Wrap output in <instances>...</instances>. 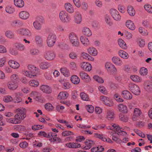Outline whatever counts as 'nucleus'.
<instances>
[{
    "instance_id": "1",
    "label": "nucleus",
    "mask_w": 152,
    "mask_h": 152,
    "mask_svg": "<svg viewBox=\"0 0 152 152\" xmlns=\"http://www.w3.org/2000/svg\"><path fill=\"white\" fill-rule=\"evenodd\" d=\"M16 112V114L14 118H10L8 120V122L15 124H19L26 117V111L23 107H20L17 109Z\"/></svg>"
},
{
    "instance_id": "2",
    "label": "nucleus",
    "mask_w": 152,
    "mask_h": 152,
    "mask_svg": "<svg viewBox=\"0 0 152 152\" xmlns=\"http://www.w3.org/2000/svg\"><path fill=\"white\" fill-rule=\"evenodd\" d=\"M69 39L72 46L78 47L80 45L77 35L75 33L71 32L69 35Z\"/></svg>"
},
{
    "instance_id": "3",
    "label": "nucleus",
    "mask_w": 152,
    "mask_h": 152,
    "mask_svg": "<svg viewBox=\"0 0 152 152\" xmlns=\"http://www.w3.org/2000/svg\"><path fill=\"white\" fill-rule=\"evenodd\" d=\"M59 18L60 20L63 23H69L71 20V16L65 11H61L59 13Z\"/></svg>"
},
{
    "instance_id": "4",
    "label": "nucleus",
    "mask_w": 152,
    "mask_h": 152,
    "mask_svg": "<svg viewBox=\"0 0 152 152\" xmlns=\"http://www.w3.org/2000/svg\"><path fill=\"white\" fill-rule=\"evenodd\" d=\"M56 37L54 34L50 33L48 35L46 39L47 46L49 47L53 46L56 41Z\"/></svg>"
},
{
    "instance_id": "5",
    "label": "nucleus",
    "mask_w": 152,
    "mask_h": 152,
    "mask_svg": "<svg viewBox=\"0 0 152 152\" xmlns=\"http://www.w3.org/2000/svg\"><path fill=\"white\" fill-rule=\"evenodd\" d=\"M104 68L109 73H116L117 72L115 66L110 62H106L104 64Z\"/></svg>"
},
{
    "instance_id": "6",
    "label": "nucleus",
    "mask_w": 152,
    "mask_h": 152,
    "mask_svg": "<svg viewBox=\"0 0 152 152\" xmlns=\"http://www.w3.org/2000/svg\"><path fill=\"white\" fill-rule=\"evenodd\" d=\"M129 89L134 94L136 95H139L140 93V90L138 86L133 83H131L129 85Z\"/></svg>"
},
{
    "instance_id": "7",
    "label": "nucleus",
    "mask_w": 152,
    "mask_h": 152,
    "mask_svg": "<svg viewBox=\"0 0 152 152\" xmlns=\"http://www.w3.org/2000/svg\"><path fill=\"white\" fill-rule=\"evenodd\" d=\"M17 33L28 37H31L32 33L31 31L28 29L20 28L16 31Z\"/></svg>"
},
{
    "instance_id": "8",
    "label": "nucleus",
    "mask_w": 152,
    "mask_h": 152,
    "mask_svg": "<svg viewBox=\"0 0 152 152\" xmlns=\"http://www.w3.org/2000/svg\"><path fill=\"white\" fill-rule=\"evenodd\" d=\"M110 14L113 18L116 21H119L121 20V16L119 12L117 10L114 9H112L110 10Z\"/></svg>"
},
{
    "instance_id": "9",
    "label": "nucleus",
    "mask_w": 152,
    "mask_h": 152,
    "mask_svg": "<svg viewBox=\"0 0 152 152\" xmlns=\"http://www.w3.org/2000/svg\"><path fill=\"white\" fill-rule=\"evenodd\" d=\"M43 23V20L40 18H37L34 22L33 25L34 28L36 30H40L42 28V24Z\"/></svg>"
},
{
    "instance_id": "10",
    "label": "nucleus",
    "mask_w": 152,
    "mask_h": 152,
    "mask_svg": "<svg viewBox=\"0 0 152 152\" xmlns=\"http://www.w3.org/2000/svg\"><path fill=\"white\" fill-rule=\"evenodd\" d=\"M142 113V111L140 109L137 108H135L132 117L133 120L134 121H136L137 118L141 115Z\"/></svg>"
},
{
    "instance_id": "11",
    "label": "nucleus",
    "mask_w": 152,
    "mask_h": 152,
    "mask_svg": "<svg viewBox=\"0 0 152 152\" xmlns=\"http://www.w3.org/2000/svg\"><path fill=\"white\" fill-rule=\"evenodd\" d=\"M34 40L37 45L39 46H41L43 45V37L42 35L37 34L34 37Z\"/></svg>"
},
{
    "instance_id": "12",
    "label": "nucleus",
    "mask_w": 152,
    "mask_h": 152,
    "mask_svg": "<svg viewBox=\"0 0 152 152\" xmlns=\"http://www.w3.org/2000/svg\"><path fill=\"white\" fill-rule=\"evenodd\" d=\"M44 56L46 60H52L54 58L55 55L53 51H47L45 53Z\"/></svg>"
},
{
    "instance_id": "13",
    "label": "nucleus",
    "mask_w": 152,
    "mask_h": 152,
    "mask_svg": "<svg viewBox=\"0 0 152 152\" xmlns=\"http://www.w3.org/2000/svg\"><path fill=\"white\" fill-rule=\"evenodd\" d=\"M81 67L84 70L90 71L92 69L91 64L88 62H83L81 64Z\"/></svg>"
},
{
    "instance_id": "14",
    "label": "nucleus",
    "mask_w": 152,
    "mask_h": 152,
    "mask_svg": "<svg viewBox=\"0 0 152 152\" xmlns=\"http://www.w3.org/2000/svg\"><path fill=\"white\" fill-rule=\"evenodd\" d=\"M88 53L93 56H95L98 54V51L96 49L93 47H90L87 49Z\"/></svg>"
},
{
    "instance_id": "15",
    "label": "nucleus",
    "mask_w": 152,
    "mask_h": 152,
    "mask_svg": "<svg viewBox=\"0 0 152 152\" xmlns=\"http://www.w3.org/2000/svg\"><path fill=\"white\" fill-rule=\"evenodd\" d=\"M112 126L115 130V131L117 132L118 134L124 136H126L127 135V133L125 131H121V128L117 124H114L112 125Z\"/></svg>"
},
{
    "instance_id": "16",
    "label": "nucleus",
    "mask_w": 152,
    "mask_h": 152,
    "mask_svg": "<svg viewBox=\"0 0 152 152\" xmlns=\"http://www.w3.org/2000/svg\"><path fill=\"white\" fill-rule=\"evenodd\" d=\"M112 62L115 65L121 66L123 64V62L120 58L117 56H114L112 58Z\"/></svg>"
},
{
    "instance_id": "17",
    "label": "nucleus",
    "mask_w": 152,
    "mask_h": 152,
    "mask_svg": "<svg viewBox=\"0 0 152 152\" xmlns=\"http://www.w3.org/2000/svg\"><path fill=\"white\" fill-rule=\"evenodd\" d=\"M9 65L13 69H17L20 67V64L17 62L13 60H10L8 62Z\"/></svg>"
},
{
    "instance_id": "18",
    "label": "nucleus",
    "mask_w": 152,
    "mask_h": 152,
    "mask_svg": "<svg viewBox=\"0 0 152 152\" xmlns=\"http://www.w3.org/2000/svg\"><path fill=\"white\" fill-rule=\"evenodd\" d=\"M100 100L105 105L109 106H111L110 104V99L105 96H101L100 97Z\"/></svg>"
},
{
    "instance_id": "19",
    "label": "nucleus",
    "mask_w": 152,
    "mask_h": 152,
    "mask_svg": "<svg viewBox=\"0 0 152 152\" xmlns=\"http://www.w3.org/2000/svg\"><path fill=\"white\" fill-rule=\"evenodd\" d=\"M29 16L30 14L29 13L25 11H21L19 14V18L23 20H26L28 19Z\"/></svg>"
},
{
    "instance_id": "20",
    "label": "nucleus",
    "mask_w": 152,
    "mask_h": 152,
    "mask_svg": "<svg viewBox=\"0 0 152 152\" xmlns=\"http://www.w3.org/2000/svg\"><path fill=\"white\" fill-rule=\"evenodd\" d=\"M82 32L83 34L87 37H90L92 35V32L91 30L87 27L83 28Z\"/></svg>"
},
{
    "instance_id": "21",
    "label": "nucleus",
    "mask_w": 152,
    "mask_h": 152,
    "mask_svg": "<svg viewBox=\"0 0 152 152\" xmlns=\"http://www.w3.org/2000/svg\"><path fill=\"white\" fill-rule=\"evenodd\" d=\"M80 76L82 79L85 80L86 81L89 82L91 81V79L90 77L86 73L83 72H80Z\"/></svg>"
},
{
    "instance_id": "22",
    "label": "nucleus",
    "mask_w": 152,
    "mask_h": 152,
    "mask_svg": "<svg viewBox=\"0 0 152 152\" xmlns=\"http://www.w3.org/2000/svg\"><path fill=\"white\" fill-rule=\"evenodd\" d=\"M80 39L82 43L85 46H88L90 45V42L88 38L81 36L80 38Z\"/></svg>"
},
{
    "instance_id": "23",
    "label": "nucleus",
    "mask_w": 152,
    "mask_h": 152,
    "mask_svg": "<svg viewBox=\"0 0 152 152\" xmlns=\"http://www.w3.org/2000/svg\"><path fill=\"white\" fill-rule=\"evenodd\" d=\"M40 89L43 92L47 94H50L51 92L52 91L50 87L45 85H42L41 86Z\"/></svg>"
},
{
    "instance_id": "24",
    "label": "nucleus",
    "mask_w": 152,
    "mask_h": 152,
    "mask_svg": "<svg viewBox=\"0 0 152 152\" xmlns=\"http://www.w3.org/2000/svg\"><path fill=\"white\" fill-rule=\"evenodd\" d=\"M104 20L106 24L109 26H111L113 24L111 17L109 15H107L104 16Z\"/></svg>"
},
{
    "instance_id": "25",
    "label": "nucleus",
    "mask_w": 152,
    "mask_h": 152,
    "mask_svg": "<svg viewBox=\"0 0 152 152\" xmlns=\"http://www.w3.org/2000/svg\"><path fill=\"white\" fill-rule=\"evenodd\" d=\"M74 18L75 22L77 24H80L81 23L82 20V16L80 13L76 14L74 16Z\"/></svg>"
},
{
    "instance_id": "26",
    "label": "nucleus",
    "mask_w": 152,
    "mask_h": 152,
    "mask_svg": "<svg viewBox=\"0 0 152 152\" xmlns=\"http://www.w3.org/2000/svg\"><path fill=\"white\" fill-rule=\"evenodd\" d=\"M66 10L69 13H72L74 12V9L73 6L70 3H66L65 4Z\"/></svg>"
},
{
    "instance_id": "27",
    "label": "nucleus",
    "mask_w": 152,
    "mask_h": 152,
    "mask_svg": "<svg viewBox=\"0 0 152 152\" xmlns=\"http://www.w3.org/2000/svg\"><path fill=\"white\" fill-rule=\"evenodd\" d=\"M66 145L67 147L70 148H78L81 147L80 144L74 142L68 143Z\"/></svg>"
},
{
    "instance_id": "28",
    "label": "nucleus",
    "mask_w": 152,
    "mask_h": 152,
    "mask_svg": "<svg viewBox=\"0 0 152 152\" xmlns=\"http://www.w3.org/2000/svg\"><path fill=\"white\" fill-rule=\"evenodd\" d=\"M8 87L10 90H13L16 89L18 87V84L17 83L9 82L8 83Z\"/></svg>"
},
{
    "instance_id": "29",
    "label": "nucleus",
    "mask_w": 152,
    "mask_h": 152,
    "mask_svg": "<svg viewBox=\"0 0 152 152\" xmlns=\"http://www.w3.org/2000/svg\"><path fill=\"white\" fill-rule=\"evenodd\" d=\"M118 44L119 46L122 49L126 50L127 48V46L125 41L121 39L118 40Z\"/></svg>"
},
{
    "instance_id": "30",
    "label": "nucleus",
    "mask_w": 152,
    "mask_h": 152,
    "mask_svg": "<svg viewBox=\"0 0 152 152\" xmlns=\"http://www.w3.org/2000/svg\"><path fill=\"white\" fill-rule=\"evenodd\" d=\"M119 110L123 113H127L128 112V109L126 106L122 104H120L118 106Z\"/></svg>"
},
{
    "instance_id": "31",
    "label": "nucleus",
    "mask_w": 152,
    "mask_h": 152,
    "mask_svg": "<svg viewBox=\"0 0 152 152\" xmlns=\"http://www.w3.org/2000/svg\"><path fill=\"white\" fill-rule=\"evenodd\" d=\"M126 26L129 29L132 31L134 30L135 28V26L134 23L130 20H128L126 22Z\"/></svg>"
},
{
    "instance_id": "32",
    "label": "nucleus",
    "mask_w": 152,
    "mask_h": 152,
    "mask_svg": "<svg viewBox=\"0 0 152 152\" xmlns=\"http://www.w3.org/2000/svg\"><path fill=\"white\" fill-rule=\"evenodd\" d=\"M118 53L119 56L124 59H127L129 58L128 53L123 50H119Z\"/></svg>"
},
{
    "instance_id": "33",
    "label": "nucleus",
    "mask_w": 152,
    "mask_h": 152,
    "mask_svg": "<svg viewBox=\"0 0 152 152\" xmlns=\"http://www.w3.org/2000/svg\"><path fill=\"white\" fill-rule=\"evenodd\" d=\"M144 88L148 91H152V82L149 81H146L145 83Z\"/></svg>"
},
{
    "instance_id": "34",
    "label": "nucleus",
    "mask_w": 152,
    "mask_h": 152,
    "mask_svg": "<svg viewBox=\"0 0 152 152\" xmlns=\"http://www.w3.org/2000/svg\"><path fill=\"white\" fill-rule=\"evenodd\" d=\"M123 97L127 99H130L132 98V95L128 91H124L122 93Z\"/></svg>"
},
{
    "instance_id": "35",
    "label": "nucleus",
    "mask_w": 152,
    "mask_h": 152,
    "mask_svg": "<svg viewBox=\"0 0 152 152\" xmlns=\"http://www.w3.org/2000/svg\"><path fill=\"white\" fill-rule=\"evenodd\" d=\"M5 35L8 39H12L15 38V35L14 33L11 30H8L5 33Z\"/></svg>"
},
{
    "instance_id": "36",
    "label": "nucleus",
    "mask_w": 152,
    "mask_h": 152,
    "mask_svg": "<svg viewBox=\"0 0 152 152\" xmlns=\"http://www.w3.org/2000/svg\"><path fill=\"white\" fill-rule=\"evenodd\" d=\"M15 5L18 7L22 8L24 5V3L23 0H14Z\"/></svg>"
},
{
    "instance_id": "37",
    "label": "nucleus",
    "mask_w": 152,
    "mask_h": 152,
    "mask_svg": "<svg viewBox=\"0 0 152 152\" xmlns=\"http://www.w3.org/2000/svg\"><path fill=\"white\" fill-rule=\"evenodd\" d=\"M14 95L15 96L14 98V100H15V102L19 103L22 101L21 98L20 97V96H22V94L20 92H17L14 94Z\"/></svg>"
},
{
    "instance_id": "38",
    "label": "nucleus",
    "mask_w": 152,
    "mask_h": 152,
    "mask_svg": "<svg viewBox=\"0 0 152 152\" xmlns=\"http://www.w3.org/2000/svg\"><path fill=\"white\" fill-rule=\"evenodd\" d=\"M85 146L83 148L85 150H88L90 149L91 146L94 144V142L91 140H88L85 142Z\"/></svg>"
},
{
    "instance_id": "39",
    "label": "nucleus",
    "mask_w": 152,
    "mask_h": 152,
    "mask_svg": "<svg viewBox=\"0 0 152 152\" xmlns=\"http://www.w3.org/2000/svg\"><path fill=\"white\" fill-rule=\"evenodd\" d=\"M68 95V94L66 92H61L58 96V98L60 99H65L67 98Z\"/></svg>"
},
{
    "instance_id": "40",
    "label": "nucleus",
    "mask_w": 152,
    "mask_h": 152,
    "mask_svg": "<svg viewBox=\"0 0 152 152\" xmlns=\"http://www.w3.org/2000/svg\"><path fill=\"white\" fill-rule=\"evenodd\" d=\"M130 78L134 82L139 83L141 82L142 81L141 78L137 75H132L130 76Z\"/></svg>"
},
{
    "instance_id": "41",
    "label": "nucleus",
    "mask_w": 152,
    "mask_h": 152,
    "mask_svg": "<svg viewBox=\"0 0 152 152\" xmlns=\"http://www.w3.org/2000/svg\"><path fill=\"white\" fill-rule=\"evenodd\" d=\"M96 136L98 138L100 139L103 141L106 142L110 143L112 142V141L109 138H106L102 134H97Z\"/></svg>"
},
{
    "instance_id": "42",
    "label": "nucleus",
    "mask_w": 152,
    "mask_h": 152,
    "mask_svg": "<svg viewBox=\"0 0 152 152\" xmlns=\"http://www.w3.org/2000/svg\"><path fill=\"white\" fill-rule=\"evenodd\" d=\"M71 80L72 83L75 84H79L80 81V78L76 75L72 76L71 77Z\"/></svg>"
},
{
    "instance_id": "43",
    "label": "nucleus",
    "mask_w": 152,
    "mask_h": 152,
    "mask_svg": "<svg viewBox=\"0 0 152 152\" xmlns=\"http://www.w3.org/2000/svg\"><path fill=\"white\" fill-rule=\"evenodd\" d=\"M28 69L33 73V72H35L34 76H36L38 73L37 69L36 67L32 65H29L28 66Z\"/></svg>"
},
{
    "instance_id": "44",
    "label": "nucleus",
    "mask_w": 152,
    "mask_h": 152,
    "mask_svg": "<svg viewBox=\"0 0 152 152\" xmlns=\"http://www.w3.org/2000/svg\"><path fill=\"white\" fill-rule=\"evenodd\" d=\"M61 72L64 76L68 77L70 76V72L69 70L66 68L63 67L60 69Z\"/></svg>"
},
{
    "instance_id": "45",
    "label": "nucleus",
    "mask_w": 152,
    "mask_h": 152,
    "mask_svg": "<svg viewBox=\"0 0 152 152\" xmlns=\"http://www.w3.org/2000/svg\"><path fill=\"white\" fill-rule=\"evenodd\" d=\"M15 46L16 49L20 51H23L26 49L24 45L21 43L15 44Z\"/></svg>"
},
{
    "instance_id": "46",
    "label": "nucleus",
    "mask_w": 152,
    "mask_h": 152,
    "mask_svg": "<svg viewBox=\"0 0 152 152\" xmlns=\"http://www.w3.org/2000/svg\"><path fill=\"white\" fill-rule=\"evenodd\" d=\"M10 81L12 82L17 83L19 80L18 75L16 74H13L10 77Z\"/></svg>"
},
{
    "instance_id": "47",
    "label": "nucleus",
    "mask_w": 152,
    "mask_h": 152,
    "mask_svg": "<svg viewBox=\"0 0 152 152\" xmlns=\"http://www.w3.org/2000/svg\"><path fill=\"white\" fill-rule=\"evenodd\" d=\"M80 96L81 99L83 101H88L90 100L89 96L86 93L84 92L80 93Z\"/></svg>"
},
{
    "instance_id": "48",
    "label": "nucleus",
    "mask_w": 152,
    "mask_h": 152,
    "mask_svg": "<svg viewBox=\"0 0 152 152\" xmlns=\"http://www.w3.org/2000/svg\"><path fill=\"white\" fill-rule=\"evenodd\" d=\"M127 11L128 13L131 16H134L135 14V11L132 6H128Z\"/></svg>"
},
{
    "instance_id": "49",
    "label": "nucleus",
    "mask_w": 152,
    "mask_h": 152,
    "mask_svg": "<svg viewBox=\"0 0 152 152\" xmlns=\"http://www.w3.org/2000/svg\"><path fill=\"white\" fill-rule=\"evenodd\" d=\"M114 112L113 110H108L107 111V118L108 119H110L114 118Z\"/></svg>"
},
{
    "instance_id": "50",
    "label": "nucleus",
    "mask_w": 152,
    "mask_h": 152,
    "mask_svg": "<svg viewBox=\"0 0 152 152\" xmlns=\"http://www.w3.org/2000/svg\"><path fill=\"white\" fill-rule=\"evenodd\" d=\"M93 78L95 81L99 83H104V80L103 79L98 75H94L93 76Z\"/></svg>"
},
{
    "instance_id": "51",
    "label": "nucleus",
    "mask_w": 152,
    "mask_h": 152,
    "mask_svg": "<svg viewBox=\"0 0 152 152\" xmlns=\"http://www.w3.org/2000/svg\"><path fill=\"white\" fill-rule=\"evenodd\" d=\"M29 84L31 86L37 87L39 85V82L37 80H33L29 82Z\"/></svg>"
},
{
    "instance_id": "52",
    "label": "nucleus",
    "mask_w": 152,
    "mask_h": 152,
    "mask_svg": "<svg viewBox=\"0 0 152 152\" xmlns=\"http://www.w3.org/2000/svg\"><path fill=\"white\" fill-rule=\"evenodd\" d=\"M119 118L121 121L124 122H127L129 119V117L127 115H124L121 113L119 114Z\"/></svg>"
},
{
    "instance_id": "53",
    "label": "nucleus",
    "mask_w": 152,
    "mask_h": 152,
    "mask_svg": "<svg viewBox=\"0 0 152 152\" xmlns=\"http://www.w3.org/2000/svg\"><path fill=\"white\" fill-rule=\"evenodd\" d=\"M33 73H32L29 70H28V71H26L24 70L23 71V74L24 75H25L26 76L31 78L32 77H34V74L35 73V72H33Z\"/></svg>"
},
{
    "instance_id": "54",
    "label": "nucleus",
    "mask_w": 152,
    "mask_h": 152,
    "mask_svg": "<svg viewBox=\"0 0 152 152\" xmlns=\"http://www.w3.org/2000/svg\"><path fill=\"white\" fill-rule=\"evenodd\" d=\"M144 8L145 10L150 13H152V7L150 4H147L145 5Z\"/></svg>"
},
{
    "instance_id": "55",
    "label": "nucleus",
    "mask_w": 152,
    "mask_h": 152,
    "mask_svg": "<svg viewBox=\"0 0 152 152\" xmlns=\"http://www.w3.org/2000/svg\"><path fill=\"white\" fill-rule=\"evenodd\" d=\"M140 73L142 76L146 75L148 74V70L146 68L144 67H142L140 69Z\"/></svg>"
},
{
    "instance_id": "56",
    "label": "nucleus",
    "mask_w": 152,
    "mask_h": 152,
    "mask_svg": "<svg viewBox=\"0 0 152 152\" xmlns=\"http://www.w3.org/2000/svg\"><path fill=\"white\" fill-rule=\"evenodd\" d=\"M86 108L88 112L90 113H93L94 111V107L91 105H88L86 106Z\"/></svg>"
},
{
    "instance_id": "57",
    "label": "nucleus",
    "mask_w": 152,
    "mask_h": 152,
    "mask_svg": "<svg viewBox=\"0 0 152 152\" xmlns=\"http://www.w3.org/2000/svg\"><path fill=\"white\" fill-rule=\"evenodd\" d=\"M50 66V65L47 62H42L40 64V66L42 69H45L48 68Z\"/></svg>"
},
{
    "instance_id": "58",
    "label": "nucleus",
    "mask_w": 152,
    "mask_h": 152,
    "mask_svg": "<svg viewBox=\"0 0 152 152\" xmlns=\"http://www.w3.org/2000/svg\"><path fill=\"white\" fill-rule=\"evenodd\" d=\"M45 107L46 109L49 111L53 110L54 108V107L50 103L45 104Z\"/></svg>"
},
{
    "instance_id": "59",
    "label": "nucleus",
    "mask_w": 152,
    "mask_h": 152,
    "mask_svg": "<svg viewBox=\"0 0 152 152\" xmlns=\"http://www.w3.org/2000/svg\"><path fill=\"white\" fill-rule=\"evenodd\" d=\"M57 136V134L55 133L50 132L48 134V137L51 138L49 139L50 141L51 142H52L53 140H55V138Z\"/></svg>"
},
{
    "instance_id": "60",
    "label": "nucleus",
    "mask_w": 152,
    "mask_h": 152,
    "mask_svg": "<svg viewBox=\"0 0 152 152\" xmlns=\"http://www.w3.org/2000/svg\"><path fill=\"white\" fill-rule=\"evenodd\" d=\"M98 89L99 91L104 94H106L107 93L106 88L104 86H100L98 87Z\"/></svg>"
},
{
    "instance_id": "61",
    "label": "nucleus",
    "mask_w": 152,
    "mask_h": 152,
    "mask_svg": "<svg viewBox=\"0 0 152 152\" xmlns=\"http://www.w3.org/2000/svg\"><path fill=\"white\" fill-rule=\"evenodd\" d=\"M56 110L58 112L62 113L63 112V110L64 109V106H61L60 104H58L56 106Z\"/></svg>"
},
{
    "instance_id": "62",
    "label": "nucleus",
    "mask_w": 152,
    "mask_h": 152,
    "mask_svg": "<svg viewBox=\"0 0 152 152\" xmlns=\"http://www.w3.org/2000/svg\"><path fill=\"white\" fill-rule=\"evenodd\" d=\"M63 136L65 137L74 135V133L71 131H65L62 133Z\"/></svg>"
},
{
    "instance_id": "63",
    "label": "nucleus",
    "mask_w": 152,
    "mask_h": 152,
    "mask_svg": "<svg viewBox=\"0 0 152 152\" xmlns=\"http://www.w3.org/2000/svg\"><path fill=\"white\" fill-rule=\"evenodd\" d=\"M125 37L126 39L130 40L132 38L133 34L132 33L127 31L125 32Z\"/></svg>"
},
{
    "instance_id": "64",
    "label": "nucleus",
    "mask_w": 152,
    "mask_h": 152,
    "mask_svg": "<svg viewBox=\"0 0 152 152\" xmlns=\"http://www.w3.org/2000/svg\"><path fill=\"white\" fill-rule=\"evenodd\" d=\"M69 58L72 59H75L77 58V56L76 53L74 52H70L69 54Z\"/></svg>"
}]
</instances>
